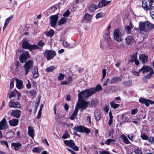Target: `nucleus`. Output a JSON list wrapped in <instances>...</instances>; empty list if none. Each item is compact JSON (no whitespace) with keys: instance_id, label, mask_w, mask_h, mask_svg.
<instances>
[{"instance_id":"52","label":"nucleus","mask_w":154,"mask_h":154,"mask_svg":"<svg viewBox=\"0 0 154 154\" xmlns=\"http://www.w3.org/2000/svg\"><path fill=\"white\" fill-rule=\"evenodd\" d=\"M63 46L66 47L68 48L69 44L66 41H63Z\"/></svg>"},{"instance_id":"37","label":"nucleus","mask_w":154,"mask_h":154,"mask_svg":"<svg viewBox=\"0 0 154 154\" xmlns=\"http://www.w3.org/2000/svg\"><path fill=\"white\" fill-rule=\"evenodd\" d=\"M55 67L54 66H51L48 67L45 69V71L48 72H52L55 69Z\"/></svg>"},{"instance_id":"33","label":"nucleus","mask_w":154,"mask_h":154,"mask_svg":"<svg viewBox=\"0 0 154 154\" xmlns=\"http://www.w3.org/2000/svg\"><path fill=\"white\" fill-rule=\"evenodd\" d=\"M111 107L114 109H116L119 106V104L116 103L114 101H112L110 103Z\"/></svg>"},{"instance_id":"17","label":"nucleus","mask_w":154,"mask_h":154,"mask_svg":"<svg viewBox=\"0 0 154 154\" xmlns=\"http://www.w3.org/2000/svg\"><path fill=\"white\" fill-rule=\"evenodd\" d=\"M9 123L10 126H17L19 123V121L17 119H13L9 121Z\"/></svg>"},{"instance_id":"55","label":"nucleus","mask_w":154,"mask_h":154,"mask_svg":"<svg viewBox=\"0 0 154 154\" xmlns=\"http://www.w3.org/2000/svg\"><path fill=\"white\" fill-rule=\"evenodd\" d=\"M138 110L137 109H132L131 111V114L134 115L137 112Z\"/></svg>"},{"instance_id":"46","label":"nucleus","mask_w":154,"mask_h":154,"mask_svg":"<svg viewBox=\"0 0 154 154\" xmlns=\"http://www.w3.org/2000/svg\"><path fill=\"white\" fill-rule=\"evenodd\" d=\"M0 143L2 145H5L6 147H8V145L7 142L6 141L1 140L0 142Z\"/></svg>"},{"instance_id":"58","label":"nucleus","mask_w":154,"mask_h":154,"mask_svg":"<svg viewBox=\"0 0 154 154\" xmlns=\"http://www.w3.org/2000/svg\"><path fill=\"white\" fill-rule=\"evenodd\" d=\"M102 73H103V77L102 80H103L105 76L106 75V70L105 69H103L102 70Z\"/></svg>"},{"instance_id":"24","label":"nucleus","mask_w":154,"mask_h":154,"mask_svg":"<svg viewBox=\"0 0 154 154\" xmlns=\"http://www.w3.org/2000/svg\"><path fill=\"white\" fill-rule=\"evenodd\" d=\"M110 2V1L101 0L98 3V6L99 7L105 6L109 3Z\"/></svg>"},{"instance_id":"64","label":"nucleus","mask_w":154,"mask_h":154,"mask_svg":"<svg viewBox=\"0 0 154 154\" xmlns=\"http://www.w3.org/2000/svg\"><path fill=\"white\" fill-rule=\"evenodd\" d=\"M38 45H40L41 47H42L44 46L45 45V44L44 43L42 42V41H40L38 42Z\"/></svg>"},{"instance_id":"32","label":"nucleus","mask_w":154,"mask_h":154,"mask_svg":"<svg viewBox=\"0 0 154 154\" xmlns=\"http://www.w3.org/2000/svg\"><path fill=\"white\" fill-rule=\"evenodd\" d=\"M67 21V19L66 18L62 17L58 21V25L59 26H60L62 25L65 23Z\"/></svg>"},{"instance_id":"7","label":"nucleus","mask_w":154,"mask_h":154,"mask_svg":"<svg viewBox=\"0 0 154 154\" xmlns=\"http://www.w3.org/2000/svg\"><path fill=\"white\" fill-rule=\"evenodd\" d=\"M44 55L46 58L48 60L53 59L55 55L56 54L54 51L46 50L44 51Z\"/></svg>"},{"instance_id":"1","label":"nucleus","mask_w":154,"mask_h":154,"mask_svg":"<svg viewBox=\"0 0 154 154\" xmlns=\"http://www.w3.org/2000/svg\"><path fill=\"white\" fill-rule=\"evenodd\" d=\"M154 28V25L148 21L140 22L139 23L138 27L137 28V30L138 32L140 34L146 35L149 31Z\"/></svg>"},{"instance_id":"63","label":"nucleus","mask_w":154,"mask_h":154,"mask_svg":"<svg viewBox=\"0 0 154 154\" xmlns=\"http://www.w3.org/2000/svg\"><path fill=\"white\" fill-rule=\"evenodd\" d=\"M104 109L106 113L108 112L109 110V106L108 105L105 106L104 107Z\"/></svg>"},{"instance_id":"8","label":"nucleus","mask_w":154,"mask_h":154,"mask_svg":"<svg viewBox=\"0 0 154 154\" xmlns=\"http://www.w3.org/2000/svg\"><path fill=\"white\" fill-rule=\"evenodd\" d=\"M64 142L65 144L67 146H69L74 150L75 151H78L79 150V147L75 145V143L72 140H65L64 141Z\"/></svg>"},{"instance_id":"51","label":"nucleus","mask_w":154,"mask_h":154,"mask_svg":"<svg viewBox=\"0 0 154 154\" xmlns=\"http://www.w3.org/2000/svg\"><path fill=\"white\" fill-rule=\"evenodd\" d=\"M14 79H11V80L10 84V88L11 89H12L14 87Z\"/></svg>"},{"instance_id":"40","label":"nucleus","mask_w":154,"mask_h":154,"mask_svg":"<svg viewBox=\"0 0 154 154\" xmlns=\"http://www.w3.org/2000/svg\"><path fill=\"white\" fill-rule=\"evenodd\" d=\"M116 140L113 139H107L105 142L106 144L109 145L110 144V143L112 142H115Z\"/></svg>"},{"instance_id":"45","label":"nucleus","mask_w":154,"mask_h":154,"mask_svg":"<svg viewBox=\"0 0 154 154\" xmlns=\"http://www.w3.org/2000/svg\"><path fill=\"white\" fill-rule=\"evenodd\" d=\"M64 75L63 74L61 73H60L59 76L58 77V80L59 81H61L63 80L64 78Z\"/></svg>"},{"instance_id":"9","label":"nucleus","mask_w":154,"mask_h":154,"mask_svg":"<svg viewBox=\"0 0 154 154\" xmlns=\"http://www.w3.org/2000/svg\"><path fill=\"white\" fill-rule=\"evenodd\" d=\"M73 129L77 131L80 132H85L86 133H88L90 132L89 129L87 128L82 127V126H77L76 127H75Z\"/></svg>"},{"instance_id":"2","label":"nucleus","mask_w":154,"mask_h":154,"mask_svg":"<svg viewBox=\"0 0 154 154\" xmlns=\"http://www.w3.org/2000/svg\"><path fill=\"white\" fill-rule=\"evenodd\" d=\"M102 90L101 86L98 85L94 88L87 89L81 92L79 94V95L83 97H89Z\"/></svg>"},{"instance_id":"26","label":"nucleus","mask_w":154,"mask_h":154,"mask_svg":"<svg viewBox=\"0 0 154 154\" xmlns=\"http://www.w3.org/2000/svg\"><path fill=\"white\" fill-rule=\"evenodd\" d=\"M120 137L122 138V140H123V142L124 143H125L127 144H129V143H130V141L128 139L127 137L125 136L124 134H123L122 135L120 136Z\"/></svg>"},{"instance_id":"15","label":"nucleus","mask_w":154,"mask_h":154,"mask_svg":"<svg viewBox=\"0 0 154 154\" xmlns=\"http://www.w3.org/2000/svg\"><path fill=\"white\" fill-rule=\"evenodd\" d=\"M20 112L21 111L20 110H13L11 114L12 116L18 119L20 117Z\"/></svg>"},{"instance_id":"39","label":"nucleus","mask_w":154,"mask_h":154,"mask_svg":"<svg viewBox=\"0 0 154 154\" xmlns=\"http://www.w3.org/2000/svg\"><path fill=\"white\" fill-rule=\"evenodd\" d=\"M104 16V14L103 13H99L96 14L95 16V18L97 19L101 17H103Z\"/></svg>"},{"instance_id":"44","label":"nucleus","mask_w":154,"mask_h":154,"mask_svg":"<svg viewBox=\"0 0 154 154\" xmlns=\"http://www.w3.org/2000/svg\"><path fill=\"white\" fill-rule=\"evenodd\" d=\"M123 85L125 86H129L131 85V82L130 81H128L124 82L123 83Z\"/></svg>"},{"instance_id":"28","label":"nucleus","mask_w":154,"mask_h":154,"mask_svg":"<svg viewBox=\"0 0 154 154\" xmlns=\"http://www.w3.org/2000/svg\"><path fill=\"white\" fill-rule=\"evenodd\" d=\"M114 88V87L106 88L104 90V91L106 93L109 94L113 92Z\"/></svg>"},{"instance_id":"13","label":"nucleus","mask_w":154,"mask_h":154,"mask_svg":"<svg viewBox=\"0 0 154 154\" xmlns=\"http://www.w3.org/2000/svg\"><path fill=\"white\" fill-rule=\"evenodd\" d=\"M98 8V6L96 4L94 3H91L90 4L88 7V11L89 13L94 12Z\"/></svg>"},{"instance_id":"47","label":"nucleus","mask_w":154,"mask_h":154,"mask_svg":"<svg viewBox=\"0 0 154 154\" xmlns=\"http://www.w3.org/2000/svg\"><path fill=\"white\" fill-rule=\"evenodd\" d=\"M142 139L144 140H148V137L146 134H142L141 135Z\"/></svg>"},{"instance_id":"20","label":"nucleus","mask_w":154,"mask_h":154,"mask_svg":"<svg viewBox=\"0 0 154 154\" xmlns=\"http://www.w3.org/2000/svg\"><path fill=\"white\" fill-rule=\"evenodd\" d=\"M11 145L14 147L15 150H18L21 147L22 144L19 142L12 143H11Z\"/></svg>"},{"instance_id":"23","label":"nucleus","mask_w":154,"mask_h":154,"mask_svg":"<svg viewBox=\"0 0 154 154\" xmlns=\"http://www.w3.org/2000/svg\"><path fill=\"white\" fill-rule=\"evenodd\" d=\"M32 72L34 78H37L39 76L38 68L36 66L35 67L32 69Z\"/></svg>"},{"instance_id":"4","label":"nucleus","mask_w":154,"mask_h":154,"mask_svg":"<svg viewBox=\"0 0 154 154\" xmlns=\"http://www.w3.org/2000/svg\"><path fill=\"white\" fill-rule=\"evenodd\" d=\"M122 34L120 30L118 29H116L113 31V38L115 41L118 42L122 41Z\"/></svg>"},{"instance_id":"60","label":"nucleus","mask_w":154,"mask_h":154,"mask_svg":"<svg viewBox=\"0 0 154 154\" xmlns=\"http://www.w3.org/2000/svg\"><path fill=\"white\" fill-rule=\"evenodd\" d=\"M148 141L150 143H154V137H150Z\"/></svg>"},{"instance_id":"35","label":"nucleus","mask_w":154,"mask_h":154,"mask_svg":"<svg viewBox=\"0 0 154 154\" xmlns=\"http://www.w3.org/2000/svg\"><path fill=\"white\" fill-rule=\"evenodd\" d=\"M149 72H149L145 76L144 79H149L152 76V74L154 73L153 69H152V70H150Z\"/></svg>"},{"instance_id":"54","label":"nucleus","mask_w":154,"mask_h":154,"mask_svg":"<svg viewBox=\"0 0 154 154\" xmlns=\"http://www.w3.org/2000/svg\"><path fill=\"white\" fill-rule=\"evenodd\" d=\"M114 133V131L113 130H111V131H109V135L108 136L109 137H113V134Z\"/></svg>"},{"instance_id":"56","label":"nucleus","mask_w":154,"mask_h":154,"mask_svg":"<svg viewBox=\"0 0 154 154\" xmlns=\"http://www.w3.org/2000/svg\"><path fill=\"white\" fill-rule=\"evenodd\" d=\"M69 11L68 10L64 13L63 14V16L64 17H67L69 16Z\"/></svg>"},{"instance_id":"30","label":"nucleus","mask_w":154,"mask_h":154,"mask_svg":"<svg viewBox=\"0 0 154 154\" xmlns=\"http://www.w3.org/2000/svg\"><path fill=\"white\" fill-rule=\"evenodd\" d=\"M44 33L47 36L52 37L54 34V32L52 29H50L48 32H45Z\"/></svg>"},{"instance_id":"12","label":"nucleus","mask_w":154,"mask_h":154,"mask_svg":"<svg viewBox=\"0 0 154 154\" xmlns=\"http://www.w3.org/2000/svg\"><path fill=\"white\" fill-rule=\"evenodd\" d=\"M8 125L6 119L4 118L0 122V130H4L8 128Z\"/></svg>"},{"instance_id":"25","label":"nucleus","mask_w":154,"mask_h":154,"mask_svg":"<svg viewBox=\"0 0 154 154\" xmlns=\"http://www.w3.org/2000/svg\"><path fill=\"white\" fill-rule=\"evenodd\" d=\"M78 109L77 107H75L73 113L72 114L70 118L71 120H73L74 119V118H75L77 115L78 112Z\"/></svg>"},{"instance_id":"50","label":"nucleus","mask_w":154,"mask_h":154,"mask_svg":"<svg viewBox=\"0 0 154 154\" xmlns=\"http://www.w3.org/2000/svg\"><path fill=\"white\" fill-rule=\"evenodd\" d=\"M131 57L134 60H136L137 59V53H134L133 55L131 56Z\"/></svg>"},{"instance_id":"3","label":"nucleus","mask_w":154,"mask_h":154,"mask_svg":"<svg viewBox=\"0 0 154 154\" xmlns=\"http://www.w3.org/2000/svg\"><path fill=\"white\" fill-rule=\"evenodd\" d=\"M78 94V102L77 103V106L76 107L79 109H84L87 108L89 103V102L86 101L83 99L85 98H87L88 97H82V96H80L79 94Z\"/></svg>"},{"instance_id":"18","label":"nucleus","mask_w":154,"mask_h":154,"mask_svg":"<svg viewBox=\"0 0 154 154\" xmlns=\"http://www.w3.org/2000/svg\"><path fill=\"white\" fill-rule=\"evenodd\" d=\"M35 131L33 128L29 126L28 128V134L29 136L33 139L34 137Z\"/></svg>"},{"instance_id":"27","label":"nucleus","mask_w":154,"mask_h":154,"mask_svg":"<svg viewBox=\"0 0 154 154\" xmlns=\"http://www.w3.org/2000/svg\"><path fill=\"white\" fill-rule=\"evenodd\" d=\"M94 116L96 120L99 121L101 117L100 112L99 110H96L95 112Z\"/></svg>"},{"instance_id":"29","label":"nucleus","mask_w":154,"mask_h":154,"mask_svg":"<svg viewBox=\"0 0 154 154\" xmlns=\"http://www.w3.org/2000/svg\"><path fill=\"white\" fill-rule=\"evenodd\" d=\"M122 81V79L120 77H115L112 78L110 81V83L111 84L117 82L118 81Z\"/></svg>"},{"instance_id":"19","label":"nucleus","mask_w":154,"mask_h":154,"mask_svg":"<svg viewBox=\"0 0 154 154\" xmlns=\"http://www.w3.org/2000/svg\"><path fill=\"white\" fill-rule=\"evenodd\" d=\"M133 26V25L132 23L131 22H130L129 25L125 26V29L126 32L128 33H130Z\"/></svg>"},{"instance_id":"16","label":"nucleus","mask_w":154,"mask_h":154,"mask_svg":"<svg viewBox=\"0 0 154 154\" xmlns=\"http://www.w3.org/2000/svg\"><path fill=\"white\" fill-rule=\"evenodd\" d=\"M148 57L146 54H141L139 56V59L143 63L146 62L148 60Z\"/></svg>"},{"instance_id":"38","label":"nucleus","mask_w":154,"mask_h":154,"mask_svg":"<svg viewBox=\"0 0 154 154\" xmlns=\"http://www.w3.org/2000/svg\"><path fill=\"white\" fill-rule=\"evenodd\" d=\"M44 105L43 104H42L40 105V108L38 113V115L37 116V119H39L41 116V112L42 109Z\"/></svg>"},{"instance_id":"49","label":"nucleus","mask_w":154,"mask_h":154,"mask_svg":"<svg viewBox=\"0 0 154 154\" xmlns=\"http://www.w3.org/2000/svg\"><path fill=\"white\" fill-rule=\"evenodd\" d=\"M14 102L10 101L8 103V106L10 108H14Z\"/></svg>"},{"instance_id":"57","label":"nucleus","mask_w":154,"mask_h":154,"mask_svg":"<svg viewBox=\"0 0 154 154\" xmlns=\"http://www.w3.org/2000/svg\"><path fill=\"white\" fill-rule=\"evenodd\" d=\"M28 83L26 85V87L28 89H30L31 88V85L30 82L29 80H28Z\"/></svg>"},{"instance_id":"5","label":"nucleus","mask_w":154,"mask_h":154,"mask_svg":"<svg viewBox=\"0 0 154 154\" xmlns=\"http://www.w3.org/2000/svg\"><path fill=\"white\" fill-rule=\"evenodd\" d=\"M153 0H143L142 2V7L145 10H150L152 4L153 3Z\"/></svg>"},{"instance_id":"48","label":"nucleus","mask_w":154,"mask_h":154,"mask_svg":"<svg viewBox=\"0 0 154 154\" xmlns=\"http://www.w3.org/2000/svg\"><path fill=\"white\" fill-rule=\"evenodd\" d=\"M134 152L136 154H143L142 151L138 148L135 149Z\"/></svg>"},{"instance_id":"22","label":"nucleus","mask_w":154,"mask_h":154,"mask_svg":"<svg viewBox=\"0 0 154 154\" xmlns=\"http://www.w3.org/2000/svg\"><path fill=\"white\" fill-rule=\"evenodd\" d=\"M126 43L128 45H131L134 42V40L131 36H128L125 39Z\"/></svg>"},{"instance_id":"6","label":"nucleus","mask_w":154,"mask_h":154,"mask_svg":"<svg viewBox=\"0 0 154 154\" xmlns=\"http://www.w3.org/2000/svg\"><path fill=\"white\" fill-rule=\"evenodd\" d=\"M33 64V61L31 60H28L24 65V68L25 71V75H27L29 70L32 68Z\"/></svg>"},{"instance_id":"43","label":"nucleus","mask_w":154,"mask_h":154,"mask_svg":"<svg viewBox=\"0 0 154 154\" xmlns=\"http://www.w3.org/2000/svg\"><path fill=\"white\" fill-rule=\"evenodd\" d=\"M14 108H19L21 107V105L18 102H14Z\"/></svg>"},{"instance_id":"11","label":"nucleus","mask_w":154,"mask_h":154,"mask_svg":"<svg viewBox=\"0 0 154 154\" xmlns=\"http://www.w3.org/2000/svg\"><path fill=\"white\" fill-rule=\"evenodd\" d=\"M29 53L26 51L22 54L20 57V60L21 63H24L27 59L29 56Z\"/></svg>"},{"instance_id":"41","label":"nucleus","mask_w":154,"mask_h":154,"mask_svg":"<svg viewBox=\"0 0 154 154\" xmlns=\"http://www.w3.org/2000/svg\"><path fill=\"white\" fill-rule=\"evenodd\" d=\"M13 16L11 15L9 17H8V18H7L5 20V22L4 24L8 25L9 22H10V21H11V20L13 18Z\"/></svg>"},{"instance_id":"14","label":"nucleus","mask_w":154,"mask_h":154,"mask_svg":"<svg viewBox=\"0 0 154 154\" xmlns=\"http://www.w3.org/2000/svg\"><path fill=\"white\" fill-rule=\"evenodd\" d=\"M152 70V69L146 66H143L141 69H140L139 70V72H142L143 73H147L150 70Z\"/></svg>"},{"instance_id":"31","label":"nucleus","mask_w":154,"mask_h":154,"mask_svg":"<svg viewBox=\"0 0 154 154\" xmlns=\"http://www.w3.org/2000/svg\"><path fill=\"white\" fill-rule=\"evenodd\" d=\"M30 45L29 42L26 41L23 42L22 44V47L25 49H29Z\"/></svg>"},{"instance_id":"10","label":"nucleus","mask_w":154,"mask_h":154,"mask_svg":"<svg viewBox=\"0 0 154 154\" xmlns=\"http://www.w3.org/2000/svg\"><path fill=\"white\" fill-rule=\"evenodd\" d=\"M58 16L57 15H55L51 16L50 17V24L52 27H55L58 20Z\"/></svg>"},{"instance_id":"34","label":"nucleus","mask_w":154,"mask_h":154,"mask_svg":"<svg viewBox=\"0 0 154 154\" xmlns=\"http://www.w3.org/2000/svg\"><path fill=\"white\" fill-rule=\"evenodd\" d=\"M39 48V47L37 45H30L29 49L30 51H32L33 50H35Z\"/></svg>"},{"instance_id":"61","label":"nucleus","mask_w":154,"mask_h":154,"mask_svg":"<svg viewBox=\"0 0 154 154\" xmlns=\"http://www.w3.org/2000/svg\"><path fill=\"white\" fill-rule=\"evenodd\" d=\"M146 106H148L149 105V100L146 99L144 103Z\"/></svg>"},{"instance_id":"36","label":"nucleus","mask_w":154,"mask_h":154,"mask_svg":"<svg viewBox=\"0 0 154 154\" xmlns=\"http://www.w3.org/2000/svg\"><path fill=\"white\" fill-rule=\"evenodd\" d=\"M92 16L88 14H86L85 16V20L87 21H89L91 20Z\"/></svg>"},{"instance_id":"21","label":"nucleus","mask_w":154,"mask_h":154,"mask_svg":"<svg viewBox=\"0 0 154 154\" xmlns=\"http://www.w3.org/2000/svg\"><path fill=\"white\" fill-rule=\"evenodd\" d=\"M16 87L19 89H21L23 87V82L22 81L16 79Z\"/></svg>"},{"instance_id":"42","label":"nucleus","mask_w":154,"mask_h":154,"mask_svg":"<svg viewBox=\"0 0 154 154\" xmlns=\"http://www.w3.org/2000/svg\"><path fill=\"white\" fill-rule=\"evenodd\" d=\"M150 13L152 18L154 19V6L151 8Z\"/></svg>"},{"instance_id":"59","label":"nucleus","mask_w":154,"mask_h":154,"mask_svg":"<svg viewBox=\"0 0 154 154\" xmlns=\"http://www.w3.org/2000/svg\"><path fill=\"white\" fill-rule=\"evenodd\" d=\"M146 100V99L143 98H140L139 99V101L140 103L142 104H144Z\"/></svg>"},{"instance_id":"53","label":"nucleus","mask_w":154,"mask_h":154,"mask_svg":"<svg viewBox=\"0 0 154 154\" xmlns=\"http://www.w3.org/2000/svg\"><path fill=\"white\" fill-rule=\"evenodd\" d=\"M68 137V132L67 131H66L65 134L63 135L62 138L65 139H66Z\"/></svg>"},{"instance_id":"62","label":"nucleus","mask_w":154,"mask_h":154,"mask_svg":"<svg viewBox=\"0 0 154 154\" xmlns=\"http://www.w3.org/2000/svg\"><path fill=\"white\" fill-rule=\"evenodd\" d=\"M14 96H15L14 93L13 92H12L9 96V98L10 99H11V98L14 97Z\"/></svg>"}]
</instances>
